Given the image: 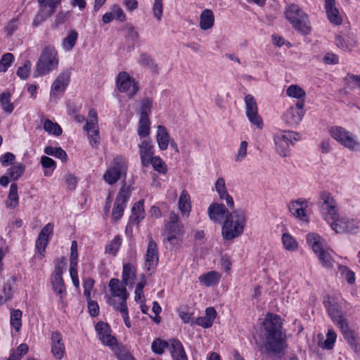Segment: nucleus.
Here are the masks:
<instances>
[{"mask_svg":"<svg viewBox=\"0 0 360 360\" xmlns=\"http://www.w3.org/2000/svg\"><path fill=\"white\" fill-rule=\"evenodd\" d=\"M262 335L264 337V347L266 352L281 353L284 350L285 334L282 332L281 317L276 314H268L263 321Z\"/></svg>","mask_w":360,"mask_h":360,"instance_id":"obj_1","label":"nucleus"},{"mask_svg":"<svg viewBox=\"0 0 360 360\" xmlns=\"http://www.w3.org/2000/svg\"><path fill=\"white\" fill-rule=\"evenodd\" d=\"M246 221V213L243 209L234 210L228 214L221 228L224 239L231 240L240 236L243 233Z\"/></svg>","mask_w":360,"mask_h":360,"instance_id":"obj_2","label":"nucleus"},{"mask_svg":"<svg viewBox=\"0 0 360 360\" xmlns=\"http://www.w3.org/2000/svg\"><path fill=\"white\" fill-rule=\"evenodd\" d=\"M59 63V58L56 48L53 45H46L42 50L36 63L33 76L41 77L56 70Z\"/></svg>","mask_w":360,"mask_h":360,"instance_id":"obj_3","label":"nucleus"},{"mask_svg":"<svg viewBox=\"0 0 360 360\" xmlns=\"http://www.w3.org/2000/svg\"><path fill=\"white\" fill-rule=\"evenodd\" d=\"M285 16L292 27L303 34L311 32L307 15L295 4H290L285 6Z\"/></svg>","mask_w":360,"mask_h":360,"instance_id":"obj_4","label":"nucleus"},{"mask_svg":"<svg viewBox=\"0 0 360 360\" xmlns=\"http://www.w3.org/2000/svg\"><path fill=\"white\" fill-rule=\"evenodd\" d=\"M307 243L318 257L320 263L323 267H332L334 252L332 250L323 246L319 235L314 233H308L307 235Z\"/></svg>","mask_w":360,"mask_h":360,"instance_id":"obj_5","label":"nucleus"},{"mask_svg":"<svg viewBox=\"0 0 360 360\" xmlns=\"http://www.w3.org/2000/svg\"><path fill=\"white\" fill-rule=\"evenodd\" d=\"M323 304L328 314L333 321L341 330L345 339L352 338V332L349 329V326L346 320L343 318L341 307L338 303L330 297H324Z\"/></svg>","mask_w":360,"mask_h":360,"instance_id":"obj_6","label":"nucleus"},{"mask_svg":"<svg viewBox=\"0 0 360 360\" xmlns=\"http://www.w3.org/2000/svg\"><path fill=\"white\" fill-rule=\"evenodd\" d=\"M301 139V135L298 132L292 131H278L274 135V142L276 153L281 157L290 156V145Z\"/></svg>","mask_w":360,"mask_h":360,"instance_id":"obj_7","label":"nucleus"},{"mask_svg":"<svg viewBox=\"0 0 360 360\" xmlns=\"http://www.w3.org/2000/svg\"><path fill=\"white\" fill-rule=\"evenodd\" d=\"M330 136L340 144L351 150H359L360 143L356 136L342 127H333L330 129Z\"/></svg>","mask_w":360,"mask_h":360,"instance_id":"obj_8","label":"nucleus"},{"mask_svg":"<svg viewBox=\"0 0 360 360\" xmlns=\"http://www.w3.org/2000/svg\"><path fill=\"white\" fill-rule=\"evenodd\" d=\"M127 169L126 159L122 156H117L113 159L112 166L104 174L103 179L108 184H114L122 175L126 176Z\"/></svg>","mask_w":360,"mask_h":360,"instance_id":"obj_9","label":"nucleus"},{"mask_svg":"<svg viewBox=\"0 0 360 360\" xmlns=\"http://www.w3.org/2000/svg\"><path fill=\"white\" fill-rule=\"evenodd\" d=\"M131 195V190L129 186L125 185L122 186L117 193L115 201L114 202L112 211V219L114 221H119L123 216L126 204Z\"/></svg>","mask_w":360,"mask_h":360,"instance_id":"obj_10","label":"nucleus"},{"mask_svg":"<svg viewBox=\"0 0 360 360\" xmlns=\"http://www.w3.org/2000/svg\"><path fill=\"white\" fill-rule=\"evenodd\" d=\"M321 207L326 212L323 214V218L327 222H330L338 217L337 203L331 194L327 191H322L319 194Z\"/></svg>","mask_w":360,"mask_h":360,"instance_id":"obj_11","label":"nucleus"},{"mask_svg":"<svg viewBox=\"0 0 360 360\" xmlns=\"http://www.w3.org/2000/svg\"><path fill=\"white\" fill-rule=\"evenodd\" d=\"M116 86L120 92H126L132 98L139 91L136 82L126 72H120L116 79Z\"/></svg>","mask_w":360,"mask_h":360,"instance_id":"obj_12","label":"nucleus"},{"mask_svg":"<svg viewBox=\"0 0 360 360\" xmlns=\"http://www.w3.org/2000/svg\"><path fill=\"white\" fill-rule=\"evenodd\" d=\"M245 103V113L249 121L257 128L262 129L263 122L258 114L257 105L255 98L251 94H248L244 98Z\"/></svg>","mask_w":360,"mask_h":360,"instance_id":"obj_13","label":"nucleus"},{"mask_svg":"<svg viewBox=\"0 0 360 360\" xmlns=\"http://www.w3.org/2000/svg\"><path fill=\"white\" fill-rule=\"evenodd\" d=\"M330 227L336 233H342L345 232L353 233L358 229V222L353 219L346 217H338L333 220H330Z\"/></svg>","mask_w":360,"mask_h":360,"instance_id":"obj_14","label":"nucleus"},{"mask_svg":"<svg viewBox=\"0 0 360 360\" xmlns=\"http://www.w3.org/2000/svg\"><path fill=\"white\" fill-rule=\"evenodd\" d=\"M307 206L308 202L307 200L299 198L289 203L288 210L294 217L304 223H308L309 218L305 211Z\"/></svg>","mask_w":360,"mask_h":360,"instance_id":"obj_15","label":"nucleus"},{"mask_svg":"<svg viewBox=\"0 0 360 360\" xmlns=\"http://www.w3.org/2000/svg\"><path fill=\"white\" fill-rule=\"evenodd\" d=\"M53 233V225L51 223H48L40 231L36 241V249L37 252L44 255L46 248L50 240V237Z\"/></svg>","mask_w":360,"mask_h":360,"instance_id":"obj_16","label":"nucleus"},{"mask_svg":"<svg viewBox=\"0 0 360 360\" xmlns=\"http://www.w3.org/2000/svg\"><path fill=\"white\" fill-rule=\"evenodd\" d=\"M70 69H66L62 71L51 86V94L56 95L63 93L70 82Z\"/></svg>","mask_w":360,"mask_h":360,"instance_id":"obj_17","label":"nucleus"},{"mask_svg":"<svg viewBox=\"0 0 360 360\" xmlns=\"http://www.w3.org/2000/svg\"><path fill=\"white\" fill-rule=\"evenodd\" d=\"M51 353L55 359L61 360L65 354V345L62 334L58 331H53L51 335Z\"/></svg>","mask_w":360,"mask_h":360,"instance_id":"obj_18","label":"nucleus"},{"mask_svg":"<svg viewBox=\"0 0 360 360\" xmlns=\"http://www.w3.org/2000/svg\"><path fill=\"white\" fill-rule=\"evenodd\" d=\"M230 213L224 204L217 202L212 203L207 210L210 219L218 224H221L223 219Z\"/></svg>","mask_w":360,"mask_h":360,"instance_id":"obj_19","label":"nucleus"},{"mask_svg":"<svg viewBox=\"0 0 360 360\" xmlns=\"http://www.w3.org/2000/svg\"><path fill=\"white\" fill-rule=\"evenodd\" d=\"M141 165L148 167L150 160L154 157V146L150 140H143L139 144Z\"/></svg>","mask_w":360,"mask_h":360,"instance_id":"obj_20","label":"nucleus"},{"mask_svg":"<svg viewBox=\"0 0 360 360\" xmlns=\"http://www.w3.org/2000/svg\"><path fill=\"white\" fill-rule=\"evenodd\" d=\"M158 263V245L156 243L150 238L148 244V248L146 254V267L150 271L152 269H154Z\"/></svg>","mask_w":360,"mask_h":360,"instance_id":"obj_21","label":"nucleus"},{"mask_svg":"<svg viewBox=\"0 0 360 360\" xmlns=\"http://www.w3.org/2000/svg\"><path fill=\"white\" fill-rule=\"evenodd\" d=\"M144 200H140L136 202L131 208V215L129 218L127 229L131 225H138L145 217V212L143 208Z\"/></svg>","mask_w":360,"mask_h":360,"instance_id":"obj_22","label":"nucleus"},{"mask_svg":"<svg viewBox=\"0 0 360 360\" xmlns=\"http://www.w3.org/2000/svg\"><path fill=\"white\" fill-rule=\"evenodd\" d=\"M215 189L219 195V198L221 200H224L227 206L231 209H233L234 207V201L233 198L229 194L227 191L226 182L224 178L219 177L217 179L215 183Z\"/></svg>","mask_w":360,"mask_h":360,"instance_id":"obj_23","label":"nucleus"},{"mask_svg":"<svg viewBox=\"0 0 360 360\" xmlns=\"http://www.w3.org/2000/svg\"><path fill=\"white\" fill-rule=\"evenodd\" d=\"M324 1L325 10L329 21L335 25H340L342 20L340 15L339 11L335 7V0H324Z\"/></svg>","mask_w":360,"mask_h":360,"instance_id":"obj_24","label":"nucleus"},{"mask_svg":"<svg viewBox=\"0 0 360 360\" xmlns=\"http://www.w3.org/2000/svg\"><path fill=\"white\" fill-rule=\"evenodd\" d=\"M173 360H188V356L180 340L172 339V345L169 349Z\"/></svg>","mask_w":360,"mask_h":360,"instance_id":"obj_25","label":"nucleus"},{"mask_svg":"<svg viewBox=\"0 0 360 360\" xmlns=\"http://www.w3.org/2000/svg\"><path fill=\"white\" fill-rule=\"evenodd\" d=\"M217 312L214 307H208L205 310V316L196 319L195 323L204 328L211 327L216 318Z\"/></svg>","mask_w":360,"mask_h":360,"instance_id":"obj_26","label":"nucleus"},{"mask_svg":"<svg viewBox=\"0 0 360 360\" xmlns=\"http://www.w3.org/2000/svg\"><path fill=\"white\" fill-rule=\"evenodd\" d=\"M109 288L112 297H120V299L128 297L129 293L127 292L124 284H121L117 278H111L109 282Z\"/></svg>","mask_w":360,"mask_h":360,"instance_id":"obj_27","label":"nucleus"},{"mask_svg":"<svg viewBox=\"0 0 360 360\" xmlns=\"http://www.w3.org/2000/svg\"><path fill=\"white\" fill-rule=\"evenodd\" d=\"M335 45L343 51H352L356 46V40L351 36L343 37L341 35H337L335 39Z\"/></svg>","mask_w":360,"mask_h":360,"instance_id":"obj_28","label":"nucleus"},{"mask_svg":"<svg viewBox=\"0 0 360 360\" xmlns=\"http://www.w3.org/2000/svg\"><path fill=\"white\" fill-rule=\"evenodd\" d=\"M214 15L212 10L205 9L202 11L200 16L199 26L202 30H207L214 26Z\"/></svg>","mask_w":360,"mask_h":360,"instance_id":"obj_29","label":"nucleus"},{"mask_svg":"<svg viewBox=\"0 0 360 360\" xmlns=\"http://www.w3.org/2000/svg\"><path fill=\"white\" fill-rule=\"evenodd\" d=\"M51 283L54 292L59 297L60 301H63V297L66 295L67 293L66 287L63 277L51 276Z\"/></svg>","mask_w":360,"mask_h":360,"instance_id":"obj_30","label":"nucleus"},{"mask_svg":"<svg viewBox=\"0 0 360 360\" xmlns=\"http://www.w3.org/2000/svg\"><path fill=\"white\" fill-rule=\"evenodd\" d=\"M156 138L159 148L161 150H166L170 141V137L164 126H158Z\"/></svg>","mask_w":360,"mask_h":360,"instance_id":"obj_31","label":"nucleus"},{"mask_svg":"<svg viewBox=\"0 0 360 360\" xmlns=\"http://www.w3.org/2000/svg\"><path fill=\"white\" fill-rule=\"evenodd\" d=\"M136 278L135 267L130 263H127L123 266L122 283L124 285H131L134 283Z\"/></svg>","mask_w":360,"mask_h":360,"instance_id":"obj_32","label":"nucleus"},{"mask_svg":"<svg viewBox=\"0 0 360 360\" xmlns=\"http://www.w3.org/2000/svg\"><path fill=\"white\" fill-rule=\"evenodd\" d=\"M166 231L168 233L167 240L169 243H172L174 239H176L178 236H181L184 233V226L182 223L177 224H167Z\"/></svg>","mask_w":360,"mask_h":360,"instance_id":"obj_33","label":"nucleus"},{"mask_svg":"<svg viewBox=\"0 0 360 360\" xmlns=\"http://www.w3.org/2000/svg\"><path fill=\"white\" fill-rule=\"evenodd\" d=\"M221 278L219 273L212 271L201 275L199 277V281L205 286L210 287L217 285Z\"/></svg>","mask_w":360,"mask_h":360,"instance_id":"obj_34","label":"nucleus"},{"mask_svg":"<svg viewBox=\"0 0 360 360\" xmlns=\"http://www.w3.org/2000/svg\"><path fill=\"white\" fill-rule=\"evenodd\" d=\"M179 209L181 212V213L184 215H188L191 210V200H190V195L188 193L186 190H183L181 193L179 199Z\"/></svg>","mask_w":360,"mask_h":360,"instance_id":"obj_35","label":"nucleus"},{"mask_svg":"<svg viewBox=\"0 0 360 360\" xmlns=\"http://www.w3.org/2000/svg\"><path fill=\"white\" fill-rule=\"evenodd\" d=\"M304 111H297L294 108H290L285 115V121L290 125L298 124L304 116Z\"/></svg>","mask_w":360,"mask_h":360,"instance_id":"obj_36","label":"nucleus"},{"mask_svg":"<svg viewBox=\"0 0 360 360\" xmlns=\"http://www.w3.org/2000/svg\"><path fill=\"white\" fill-rule=\"evenodd\" d=\"M18 186L16 184H12L10 186L8 198L6 202V207L14 209L18 206Z\"/></svg>","mask_w":360,"mask_h":360,"instance_id":"obj_37","label":"nucleus"},{"mask_svg":"<svg viewBox=\"0 0 360 360\" xmlns=\"http://www.w3.org/2000/svg\"><path fill=\"white\" fill-rule=\"evenodd\" d=\"M171 345L172 339L169 341L162 340L161 339H156L153 342L151 345V349L154 353L161 355L164 353L165 349L169 350Z\"/></svg>","mask_w":360,"mask_h":360,"instance_id":"obj_38","label":"nucleus"},{"mask_svg":"<svg viewBox=\"0 0 360 360\" xmlns=\"http://www.w3.org/2000/svg\"><path fill=\"white\" fill-rule=\"evenodd\" d=\"M44 153L60 159L63 162H65L68 160L66 152L60 147L46 146L44 148Z\"/></svg>","mask_w":360,"mask_h":360,"instance_id":"obj_39","label":"nucleus"},{"mask_svg":"<svg viewBox=\"0 0 360 360\" xmlns=\"http://www.w3.org/2000/svg\"><path fill=\"white\" fill-rule=\"evenodd\" d=\"M282 243L285 250L295 252L297 250L298 243L296 240L288 233H284L282 236Z\"/></svg>","mask_w":360,"mask_h":360,"instance_id":"obj_40","label":"nucleus"},{"mask_svg":"<svg viewBox=\"0 0 360 360\" xmlns=\"http://www.w3.org/2000/svg\"><path fill=\"white\" fill-rule=\"evenodd\" d=\"M0 105L2 110L8 114L13 112L14 105L11 102V94L8 92H3L0 94Z\"/></svg>","mask_w":360,"mask_h":360,"instance_id":"obj_41","label":"nucleus"},{"mask_svg":"<svg viewBox=\"0 0 360 360\" xmlns=\"http://www.w3.org/2000/svg\"><path fill=\"white\" fill-rule=\"evenodd\" d=\"M78 38V32L76 30H72L68 35L65 37L62 42L63 48L68 51H71L75 46Z\"/></svg>","mask_w":360,"mask_h":360,"instance_id":"obj_42","label":"nucleus"},{"mask_svg":"<svg viewBox=\"0 0 360 360\" xmlns=\"http://www.w3.org/2000/svg\"><path fill=\"white\" fill-rule=\"evenodd\" d=\"M87 131L89 143L92 147L97 148L100 143L98 127L84 128Z\"/></svg>","mask_w":360,"mask_h":360,"instance_id":"obj_43","label":"nucleus"},{"mask_svg":"<svg viewBox=\"0 0 360 360\" xmlns=\"http://www.w3.org/2000/svg\"><path fill=\"white\" fill-rule=\"evenodd\" d=\"M41 164L42 167L46 169L44 175L48 176H50L56 167V162L49 157L43 155L41 158Z\"/></svg>","mask_w":360,"mask_h":360,"instance_id":"obj_44","label":"nucleus"},{"mask_svg":"<svg viewBox=\"0 0 360 360\" xmlns=\"http://www.w3.org/2000/svg\"><path fill=\"white\" fill-rule=\"evenodd\" d=\"M44 129L49 134L55 136H60L62 134V129L56 122L46 119L44 122Z\"/></svg>","mask_w":360,"mask_h":360,"instance_id":"obj_45","label":"nucleus"},{"mask_svg":"<svg viewBox=\"0 0 360 360\" xmlns=\"http://www.w3.org/2000/svg\"><path fill=\"white\" fill-rule=\"evenodd\" d=\"M22 311L20 309H12L11 311V325L16 332H19L21 326Z\"/></svg>","mask_w":360,"mask_h":360,"instance_id":"obj_46","label":"nucleus"},{"mask_svg":"<svg viewBox=\"0 0 360 360\" xmlns=\"http://www.w3.org/2000/svg\"><path fill=\"white\" fill-rule=\"evenodd\" d=\"M150 133V120L149 118L140 117L138 128V134L140 138H144Z\"/></svg>","mask_w":360,"mask_h":360,"instance_id":"obj_47","label":"nucleus"},{"mask_svg":"<svg viewBox=\"0 0 360 360\" xmlns=\"http://www.w3.org/2000/svg\"><path fill=\"white\" fill-rule=\"evenodd\" d=\"M128 297H123L121 300V302L119 304H116L115 300L112 299V297H108L107 302L112 305L114 308L119 311L122 316L127 315L128 314V308L127 306V300Z\"/></svg>","mask_w":360,"mask_h":360,"instance_id":"obj_48","label":"nucleus"},{"mask_svg":"<svg viewBox=\"0 0 360 360\" xmlns=\"http://www.w3.org/2000/svg\"><path fill=\"white\" fill-rule=\"evenodd\" d=\"M56 11L50 10L46 11L44 8H40V11L39 13L36 15L34 21L33 25L37 27L44 22L48 18L51 17Z\"/></svg>","mask_w":360,"mask_h":360,"instance_id":"obj_49","label":"nucleus"},{"mask_svg":"<svg viewBox=\"0 0 360 360\" xmlns=\"http://www.w3.org/2000/svg\"><path fill=\"white\" fill-rule=\"evenodd\" d=\"M25 167L23 164L20 163L8 169L7 175L11 180H17L24 173Z\"/></svg>","mask_w":360,"mask_h":360,"instance_id":"obj_50","label":"nucleus"},{"mask_svg":"<svg viewBox=\"0 0 360 360\" xmlns=\"http://www.w3.org/2000/svg\"><path fill=\"white\" fill-rule=\"evenodd\" d=\"M139 63L141 65L146 66L157 72L158 67L153 58L146 53H142L139 56Z\"/></svg>","mask_w":360,"mask_h":360,"instance_id":"obj_51","label":"nucleus"},{"mask_svg":"<svg viewBox=\"0 0 360 360\" xmlns=\"http://www.w3.org/2000/svg\"><path fill=\"white\" fill-rule=\"evenodd\" d=\"M286 94L292 98L297 99L302 98L305 96V91L297 85H290L286 89Z\"/></svg>","mask_w":360,"mask_h":360,"instance_id":"obj_52","label":"nucleus"},{"mask_svg":"<svg viewBox=\"0 0 360 360\" xmlns=\"http://www.w3.org/2000/svg\"><path fill=\"white\" fill-rule=\"evenodd\" d=\"M337 335L333 329H328L326 334V339L322 342L321 347L326 349H332L334 347Z\"/></svg>","mask_w":360,"mask_h":360,"instance_id":"obj_53","label":"nucleus"},{"mask_svg":"<svg viewBox=\"0 0 360 360\" xmlns=\"http://www.w3.org/2000/svg\"><path fill=\"white\" fill-rule=\"evenodd\" d=\"M150 164L153 167L160 173L165 174L167 171V167L163 160L158 156H154L150 160Z\"/></svg>","mask_w":360,"mask_h":360,"instance_id":"obj_54","label":"nucleus"},{"mask_svg":"<svg viewBox=\"0 0 360 360\" xmlns=\"http://www.w3.org/2000/svg\"><path fill=\"white\" fill-rule=\"evenodd\" d=\"M14 60V56L11 53H6L1 56L0 60V71L6 72Z\"/></svg>","mask_w":360,"mask_h":360,"instance_id":"obj_55","label":"nucleus"},{"mask_svg":"<svg viewBox=\"0 0 360 360\" xmlns=\"http://www.w3.org/2000/svg\"><path fill=\"white\" fill-rule=\"evenodd\" d=\"M163 0H154L152 11L154 18L158 20H162L163 14Z\"/></svg>","mask_w":360,"mask_h":360,"instance_id":"obj_56","label":"nucleus"},{"mask_svg":"<svg viewBox=\"0 0 360 360\" xmlns=\"http://www.w3.org/2000/svg\"><path fill=\"white\" fill-rule=\"evenodd\" d=\"M152 107V101L148 98H144L141 101L140 112V117L148 118V114L150 112Z\"/></svg>","mask_w":360,"mask_h":360,"instance_id":"obj_57","label":"nucleus"},{"mask_svg":"<svg viewBox=\"0 0 360 360\" xmlns=\"http://www.w3.org/2000/svg\"><path fill=\"white\" fill-rule=\"evenodd\" d=\"M15 283V277H11L4 283L2 292L6 300H11L13 297L12 287Z\"/></svg>","mask_w":360,"mask_h":360,"instance_id":"obj_58","label":"nucleus"},{"mask_svg":"<svg viewBox=\"0 0 360 360\" xmlns=\"http://www.w3.org/2000/svg\"><path fill=\"white\" fill-rule=\"evenodd\" d=\"M31 67L32 63L26 60L22 66L18 68L17 75L22 79H26L30 73Z\"/></svg>","mask_w":360,"mask_h":360,"instance_id":"obj_59","label":"nucleus"},{"mask_svg":"<svg viewBox=\"0 0 360 360\" xmlns=\"http://www.w3.org/2000/svg\"><path fill=\"white\" fill-rule=\"evenodd\" d=\"M88 117L89 119L87 120L86 124L84 126V128L89 129L90 127H98V116L96 110L95 109L89 110Z\"/></svg>","mask_w":360,"mask_h":360,"instance_id":"obj_60","label":"nucleus"},{"mask_svg":"<svg viewBox=\"0 0 360 360\" xmlns=\"http://www.w3.org/2000/svg\"><path fill=\"white\" fill-rule=\"evenodd\" d=\"M65 266L66 263L65 262V259L63 257L60 259L58 258L55 261V268L51 276H62L63 271L65 269Z\"/></svg>","mask_w":360,"mask_h":360,"instance_id":"obj_61","label":"nucleus"},{"mask_svg":"<svg viewBox=\"0 0 360 360\" xmlns=\"http://www.w3.org/2000/svg\"><path fill=\"white\" fill-rule=\"evenodd\" d=\"M96 330L98 334L99 339L101 340V336H105L110 332V328L108 323L101 321L96 325Z\"/></svg>","mask_w":360,"mask_h":360,"instance_id":"obj_62","label":"nucleus"},{"mask_svg":"<svg viewBox=\"0 0 360 360\" xmlns=\"http://www.w3.org/2000/svg\"><path fill=\"white\" fill-rule=\"evenodd\" d=\"M110 10L114 13L115 19H117L120 22H124L126 20V15L118 5L115 4L112 6Z\"/></svg>","mask_w":360,"mask_h":360,"instance_id":"obj_63","label":"nucleus"},{"mask_svg":"<svg viewBox=\"0 0 360 360\" xmlns=\"http://www.w3.org/2000/svg\"><path fill=\"white\" fill-rule=\"evenodd\" d=\"M19 20L18 18H13L5 27V31L8 36H11L18 28Z\"/></svg>","mask_w":360,"mask_h":360,"instance_id":"obj_64","label":"nucleus"}]
</instances>
